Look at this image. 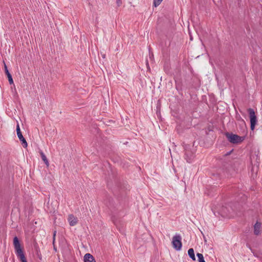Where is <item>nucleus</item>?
<instances>
[{
  "label": "nucleus",
  "instance_id": "obj_1",
  "mask_svg": "<svg viewBox=\"0 0 262 262\" xmlns=\"http://www.w3.org/2000/svg\"><path fill=\"white\" fill-rule=\"evenodd\" d=\"M225 135L228 141L233 144L240 143L244 140V137L239 136L232 133H226Z\"/></svg>",
  "mask_w": 262,
  "mask_h": 262
},
{
  "label": "nucleus",
  "instance_id": "obj_2",
  "mask_svg": "<svg viewBox=\"0 0 262 262\" xmlns=\"http://www.w3.org/2000/svg\"><path fill=\"white\" fill-rule=\"evenodd\" d=\"M181 237L180 235H175L172 237V244L174 248L180 250L182 248Z\"/></svg>",
  "mask_w": 262,
  "mask_h": 262
},
{
  "label": "nucleus",
  "instance_id": "obj_3",
  "mask_svg": "<svg viewBox=\"0 0 262 262\" xmlns=\"http://www.w3.org/2000/svg\"><path fill=\"white\" fill-rule=\"evenodd\" d=\"M16 132L18 136V138L19 140L22 142L23 145L24 147H27V143L25 139L24 138L19 128V125L18 123H17V126H16Z\"/></svg>",
  "mask_w": 262,
  "mask_h": 262
},
{
  "label": "nucleus",
  "instance_id": "obj_4",
  "mask_svg": "<svg viewBox=\"0 0 262 262\" xmlns=\"http://www.w3.org/2000/svg\"><path fill=\"white\" fill-rule=\"evenodd\" d=\"M13 244L14 246L15 249L16 250V254L20 253L23 252L21 248L20 244L17 237H15L13 239Z\"/></svg>",
  "mask_w": 262,
  "mask_h": 262
},
{
  "label": "nucleus",
  "instance_id": "obj_5",
  "mask_svg": "<svg viewBox=\"0 0 262 262\" xmlns=\"http://www.w3.org/2000/svg\"><path fill=\"white\" fill-rule=\"evenodd\" d=\"M68 220L69 222L70 226H74L76 225L78 221L77 217L73 214H70L68 216Z\"/></svg>",
  "mask_w": 262,
  "mask_h": 262
},
{
  "label": "nucleus",
  "instance_id": "obj_6",
  "mask_svg": "<svg viewBox=\"0 0 262 262\" xmlns=\"http://www.w3.org/2000/svg\"><path fill=\"white\" fill-rule=\"evenodd\" d=\"M84 262H96L94 256L90 253H86L84 256Z\"/></svg>",
  "mask_w": 262,
  "mask_h": 262
},
{
  "label": "nucleus",
  "instance_id": "obj_7",
  "mask_svg": "<svg viewBox=\"0 0 262 262\" xmlns=\"http://www.w3.org/2000/svg\"><path fill=\"white\" fill-rule=\"evenodd\" d=\"M4 68H5V74H6V75L8 77L9 83L10 84H13V78H12V75H11V74L9 72V71L8 70V68H7V66H6V64L5 63L4 64Z\"/></svg>",
  "mask_w": 262,
  "mask_h": 262
},
{
  "label": "nucleus",
  "instance_id": "obj_8",
  "mask_svg": "<svg viewBox=\"0 0 262 262\" xmlns=\"http://www.w3.org/2000/svg\"><path fill=\"white\" fill-rule=\"evenodd\" d=\"M257 122L256 116H251L250 123H251V129L253 130L255 128V125Z\"/></svg>",
  "mask_w": 262,
  "mask_h": 262
},
{
  "label": "nucleus",
  "instance_id": "obj_9",
  "mask_svg": "<svg viewBox=\"0 0 262 262\" xmlns=\"http://www.w3.org/2000/svg\"><path fill=\"white\" fill-rule=\"evenodd\" d=\"M261 227V224L260 223L258 222H256V223L255 224L254 229V234L255 235H258L260 233V229Z\"/></svg>",
  "mask_w": 262,
  "mask_h": 262
},
{
  "label": "nucleus",
  "instance_id": "obj_10",
  "mask_svg": "<svg viewBox=\"0 0 262 262\" xmlns=\"http://www.w3.org/2000/svg\"><path fill=\"white\" fill-rule=\"evenodd\" d=\"M40 155L41 156V159L42 160H43V161L45 162V163L46 164V166L47 167H49V161L46 157V156H45V155L43 153L42 151H40Z\"/></svg>",
  "mask_w": 262,
  "mask_h": 262
},
{
  "label": "nucleus",
  "instance_id": "obj_11",
  "mask_svg": "<svg viewBox=\"0 0 262 262\" xmlns=\"http://www.w3.org/2000/svg\"><path fill=\"white\" fill-rule=\"evenodd\" d=\"M19 259L21 261V262H27L26 258L25 256V255L23 253V251L20 252V253L16 254Z\"/></svg>",
  "mask_w": 262,
  "mask_h": 262
},
{
  "label": "nucleus",
  "instance_id": "obj_12",
  "mask_svg": "<svg viewBox=\"0 0 262 262\" xmlns=\"http://www.w3.org/2000/svg\"><path fill=\"white\" fill-rule=\"evenodd\" d=\"M188 253L189 256L193 260H195V257L194 255V250L192 248H190L188 250Z\"/></svg>",
  "mask_w": 262,
  "mask_h": 262
},
{
  "label": "nucleus",
  "instance_id": "obj_13",
  "mask_svg": "<svg viewBox=\"0 0 262 262\" xmlns=\"http://www.w3.org/2000/svg\"><path fill=\"white\" fill-rule=\"evenodd\" d=\"M197 256L198 257L199 262H205L204 259V257L203 254L201 253H198Z\"/></svg>",
  "mask_w": 262,
  "mask_h": 262
},
{
  "label": "nucleus",
  "instance_id": "obj_14",
  "mask_svg": "<svg viewBox=\"0 0 262 262\" xmlns=\"http://www.w3.org/2000/svg\"><path fill=\"white\" fill-rule=\"evenodd\" d=\"M163 0H154V4L155 7L159 6Z\"/></svg>",
  "mask_w": 262,
  "mask_h": 262
},
{
  "label": "nucleus",
  "instance_id": "obj_15",
  "mask_svg": "<svg viewBox=\"0 0 262 262\" xmlns=\"http://www.w3.org/2000/svg\"><path fill=\"white\" fill-rule=\"evenodd\" d=\"M248 115H255V112L252 108L248 109Z\"/></svg>",
  "mask_w": 262,
  "mask_h": 262
},
{
  "label": "nucleus",
  "instance_id": "obj_16",
  "mask_svg": "<svg viewBox=\"0 0 262 262\" xmlns=\"http://www.w3.org/2000/svg\"><path fill=\"white\" fill-rule=\"evenodd\" d=\"M117 5L118 7L120 6L122 4L121 0H117L116 1Z\"/></svg>",
  "mask_w": 262,
  "mask_h": 262
},
{
  "label": "nucleus",
  "instance_id": "obj_17",
  "mask_svg": "<svg viewBox=\"0 0 262 262\" xmlns=\"http://www.w3.org/2000/svg\"><path fill=\"white\" fill-rule=\"evenodd\" d=\"M56 231H54V233H53V244H54L55 237V236H56Z\"/></svg>",
  "mask_w": 262,
  "mask_h": 262
}]
</instances>
